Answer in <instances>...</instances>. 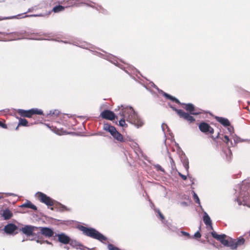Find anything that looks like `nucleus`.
I'll return each instance as SVG.
<instances>
[{"instance_id": "nucleus-15", "label": "nucleus", "mask_w": 250, "mask_h": 250, "mask_svg": "<svg viewBox=\"0 0 250 250\" xmlns=\"http://www.w3.org/2000/svg\"><path fill=\"white\" fill-rule=\"evenodd\" d=\"M203 221L207 228H209L211 229H213L212 226V222L210 217L206 212H204V216L203 217Z\"/></svg>"}, {"instance_id": "nucleus-37", "label": "nucleus", "mask_w": 250, "mask_h": 250, "mask_svg": "<svg viewBox=\"0 0 250 250\" xmlns=\"http://www.w3.org/2000/svg\"><path fill=\"white\" fill-rule=\"evenodd\" d=\"M112 126V125H111L108 124H104V125L103 128L104 130L108 131Z\"/></svg>"}, {"instance_id": "nucleus-64", "label": "nucleus", "mask_w": 250, "mask_h": 250, "mask_svg": "<svg viewBox=\"0 0 250 250\" xmlns=\"http://www.w3.org/2000/svg\"><path fill=\"white\" fill-rule=\"evenodd\" d=\"M117 110V108H115V111H116Z\"/></svg>"}, {"instance_id": "nucleus-31", "label": "nucleus", "mask_w": 250, "mask_h": 250, "mask_svg": "<svg viewBox=\"0 0 250 250\" xmlns=\"http://www.w3.org/2000/svg\"><path fill=\"white\" fill-rule=\"evenodd\" d=\"M192 192H193V198L194 201L196 203H197L201 208H202V206L201 205V203L200 202V199H199L198 195L194 191H193Z\"/></svg>"}, {"instance_id": "nucleus-54", "label": "nucleus", "mask_w": 250, "mask_h": 250, "mask_svg": "<svg viewBox=\"0 0 250 250\" xmlns=\"http://www.w3.org/2000/svg\"><path fill=\"white\" fill-rule=\"evenodd\" d=\"M169 158L170 159V163L171 165L174 163V161L173 159L171 158V157H169Z\"/></svg>"}, {"instance_id": "nucleus-7", "label": "nucleus", "mask_w": 250, "mask_h": 250, "mask_svg": "<svg viewBox=\"0 0 250 250\" xmlns=\"http://www.w3.org/2000/svg\"><path fill=\"white\" fill-rule=\"evenodd\" d=\"M38 229H39L40 231L36 234L37 235L42 234L46 237H51L54 234L53 230L48 227H38Z\"/></svg>"}, {"instance_id": "nucleus-2", "label": "nucleus", "mask_w": 250, "mask_h": 250, "mask_svg": "<svg viewBox=\"0 0 250 250\" xmlns=\"http://www.w3.org/2000/svg\"><path fill=\"white\" fill-rule=\"evenodd\" d=\"M78 228L85 235L96 239L102 243H104L107 240L106 237L94 228H86L83 226H80Z\"/></svg>"}, {"instance_id": "nucleus-36", "label": "nucleus", "mask_w": 250, "mask_h": 250, "mask_svg": "<svg viewBox=\"0 0 250 250\" xmlns=\"http://www.w3.org/2000/svg\"><path fill=\"white\" fill-rule=\"evenodd\" d=\"M112 126V125H111L108 124H104V125L103 128L104 130L108 131Z\"/></svg>"}, {"instance_id": "nucleus-14", "label": "nucleus", "mask_w": 250, "mask_h": 250, "mask_svg": "<svg viewBox=\"0 0 250 250\" xmlns=\"http://www.w3.org/2000/svg\"><path fill=\"white\" fill-rule=\"evenodd\" d=\"M57 236L59 241L62 244H67L70 242L69 237L63 233L58 234Z\"/></svg>"}, {"instance_id": "nucleus-46", "label": "nucleus", "mask_w": 250, "mask_h": 250, "mask_svg": "<svg viewBox=\"0 0 250 250\" xmlns=\"http://www.w3.org/2000/svg\"><path fill=\"white\" fill-rule=\"evenodd\" d=\"M169 106L173 109V110L176 111L178 115H179V112H178L179 110H182L181 109H176L175 107H174V106H173L171 104H169Z\"/></svg>"}, {"instance_id": "nucleus-4", "label": "nucleus", "mask_w": 250, "mask_h": 250, "mask_svg": "<svg viewBox=\"0 0 250 250\" xmlns=\"http://www.w3.org/2000/svg\"><path fill=\"white\" fill-rule=\"evenodd\" d=\"M36 195L40 201L47 206H53L54 201L50 197L41 192H37Z\"/></svg>"}, {"instance_id": "nucleus-53", "label": "nucleus", "mask_w": 250, "mask_h": 250, "mask_svg": "<svg viewBox=\"0 0 250 250\" xmlns=\"http://www.w3.org/2000/svg\"><path fill=\"white\" fill-rule=\"evenodd\" d=\"M44 243H46V244L49 245H52V243L47 240L44 241Z\"/></svg>"}, {"instance_id": "nucleus-27", "label": "nucleus", "mask_w": 250, "mask_h": 250, "mask_svg": "<svg viewBox=\"0 0 250 250\" xmlns=\"http://www.w3.org/2000/svg\"><path fill=\"white\" fill-rule=\"evenodd\" d=\"M32 116L33 115H42L43 111L41 109L38 108H32L31 109Z\"/></svg>"}, {"instance_id": "nucleus-34", "label": "nucleus", "mask_w": 250, "mask_h": 250, "mask_svg": "<svg viewBox=\"0 0 250 250\" xmlns=\"http://www.w3.org/2000/svg\"><path fill=\"white\" fill-rule=\"evenodd\" d=\"M227 236H223V237L221 238V239L219 240V241L225 246L226 245H228V240L226 239Z\"/></svg>"}, {"instance_id": "nucleus-35", "label": "nucleus", "mask_w": 250, "mask_h": 250, "mask_svg": "<svg viewBox=\"0 0 250 250\" xmlns=\"http://www.w3.org/2000/svg\"><path fill=\"white\" fill-rule=\"evenodd\" d=\"M154 210H155L156 212H157L160 217V218H161V220H162V222H163V221H166L165 220V217L163 215V214L161 212V211H160V210L159 209H154Z\"/></svg>"}, {"instance_id": "nucleus-30", "label": "nucleus", "mask_w": 250, "mask_h": 250, "mask_svg": "<svg viewBox=\"0 0 250 250\" xmlns=\"http://www.w3.org/2000/svg\"><path fill=\"white\" fill-rule=\"evenodd\" d=\"M64 9V7L63 6H62V5H58V6H55L53 8V11L55 13H58V12L63 11Z\"/></svg>"}, {"instance_id": "nucleus-10", "label": "nucleus", "mask_w": 250, "mask_h": 250, "mask_svg": "<svg viewBox=\"0 0 250 250\" xmlns=\"http://www.w3.org/2000/svg\"><path fill=\"white\" fill-rule=\"evenodd\" d=\"M179 116L180 117L184 119L189 123H193L195 121L194 118L188 113L185 112L183 110H179Z\"/></svg>"}, {"instance_id": "nucleus-11", "label": "nucleus", "mask_w": 250, "mask_h": 250, "mask_svg": "<svg viewBox=\"0 0 250 250\" xmlns=\"http://www.w3.org/2000/svg\"><path fill=\"white\" fill-rule=\"evenodd\" d=\"M179 116L180 117L184 119L189 123H193L195 121L194 118L188 113L185 112L183 110H179Z\"/></svg>"}, {"instance_id": "nucleus-41", "label": "nucleus", "mask_w": 250, "mask_h": 250, "mask_svg": "<svg viewBox=\"0 0 250 250\" xmlns=\"http://www.w3.org/2000/svg\"><path fill=\"white\" fill-rule=\"evenodd\" d=\"M154 167L157 168V170H160L162 172H165L164 169L162 168L160 165L157 164L155 165Z\"/></svg>"}, {"instance_id": "nucleus-29", "label": "nucleus", "mask_w": 250, "mask_h": 250, "mask_svg": "<svg viewBox=\"0 0 250 250\" xmlns=\"http://www.w3.org/2000/svg\"><path fill=\"white\" fill-rule=\"evenodd\" d=\"M211 234L214 238L216 239L218 241H219L221 239V237H223V236H227V235L225 234H218L215 231H212L211 233Z\"/></svg>"}, {"instance_id": "nucleus-55", "label": "nucleus", "mask_w": 250, "mask_h": 250, "mask_svg": "<svg viewBox=\"0 0 250 250\" xmlns=\"http://www.w3.org/2000/svg\"><path fill=\"white\" fill-rule=\"evenodd\" d=\"M125 139V141H131L132 140L131 138H127L126 139Z\"/></svg>"}, {"instance_id": "nucleus-40", "label": "nucleus", "mask_w": 250, "mask_h": 250, "mask_svg": "<svg viewBox=\"0 0 250 250\" xmlns=\"http://www.w3.org/2000/svg\"><path fill=\"white\" fill-rule=\"evenodd\" d=\"M163 223L166 225L168 228L170 229H172L173 230V229L172 228V225L169 223L167 222V221H164L163 222Z\"/></svg>"}, {"instance_id": "nucleus-45", "label": "nucleus", "mask_w": 250, "mask_h": 250, "mask_svg": "<svg viewBox=\"0 0 250 250\" xmlns=\"http://www.w3.org/2000/svg\"><path fill=\"white\" fill-rule=\"evenodd\" d=\"M60 209L61 211L69 210V209H68L66 206L62 205H61V207H60Z\"/></svg>"}, {"instance_id": "nucleus-22", "label": "nucleus", "mask_w": 250, "mask_h": 250, "mask_svg": "<svg viewBox=\"0 0 250 250\" xmlns=\"http://www.w3.org/2000/svg\"><path fill=\"white\" fill-rule=\"evenodd\" d=\"M227 127H228L227 129H228L229 132L230 133L231 137L233 138L234 144H236L237 143H238V142H239V138H238L237 136H234L235 135H233V128L232 126H231L229 125V126H228Z\"/></svg>"}, {"instance_id": "nucleus-47", "label": "nucleus", "mask_w": 250, "mask_h": 250, "mask_svg": "<svg viewBox=\"0 0 250 250\" xmlns=\"http://www.w3.org/2000/svg\"><path fill=\"white\" fill-rule=\"evenodd\" d=\"M224 139H225V140H224V141L225 142H226V144H228L229 143V137L228 135H225Z\"/></svg>"}, {"instance_id": "nucleus-63", "label": "nucleus", "mask_w": 250, "mask_h": 250, "mask_svg": "<svg viewBox=\"0 0 250 250\" xmlns=\"http://www.w3.org/2000/svg\"><path fill=\"white\" fill-rule=\"evenodd\" d=\"M18 129V126L16 128V129L17 130Z\"/></svg>"}, {"instance_id": "nucleus-9", "label": "nucleus", "mask_w": 250, "mask_h": 250, "mask_svg": "<svg viewBox=\"0 0 250 250\" xmlns=\"http://www.w3.org/2000/svg\"><path fill=\"white\" fill-rule=\"evenodd\" d=\"M200 131L204 133H210L212 134L214 132L213 129L207 123L203 122L199 125Z\"/></svg>"}, {"instance_id": "nucleus-42", "label": "nucleus", "mask_w": 250, "mask_h": 250, "mask_svg": "<svg viewBox=\"0 0 250 250\" xmlns=\"http://www.w3.org/2000/svg\"><path fill=\"white\" fill-rule=\"evenodd\" d=\"M181 233L184 235V236H185L186 237H187L188 238H192V237L190 236V235L189 234V233H188V232H186V231H181Z\"/></svg>"}, {"instance_id": "nucleus-16", "label": "nucleus", "mask_w": 250, "mask_h": 250, "mask_svg": "<svg viewBox=\"0 0 250 250\" xmlns=\"http://www.w3.org/2000/svg\"><path fill=\"white\" fill-rule=\"evenodd\" d=\"M17 113L22 117L31 118L32 117L31 109L29 110H24L18 109L17 110Z\"/></svg>"}, {"instance_id": "nucleus-17", "label": "nucleus", "mask_w": 250, "mask_h": 250, "mask_svg": "<svg viewBox=\"0 0 250 250\" xmlns=\"http://www.w3.org/2000/svg\"><path fill=\"white\" fill-rule=\"evenodd\" d=\"M0 34H2L3 35H11L14 38L13 39L11 40H21L23 39L22 35L23 33L21 32H14V33H2L0 32Z\"/></svg>"}, {"instance_id": "nucleus-52", "label": "nucleus", "mask_w": 250, "mask_h": 250, "mask_svg": "<svg viewBox=\"0 0 250 250\" xmlns=\"http://www.w3.org/2000/svg\"><path fill=\"white\" fill-rule=\"evenodd\" d=\"M36 242L38 243H40L41 244H42L44 243V241H41V240H36Z\"/></svg>"}, {"instance_id": "nucleus-32", "label": "nucleus", "mask_w": 250, "mask_h": 250, "mask_svg": "<svg viewBox=\"0 0 250 250\" xmlns=\"http://www.w3.org/2000/svg\"><path fill=\"white\" fill-rule=\"evenodd\" d=\"M182 163H183V166L186 169L187 171L188 172V169H189V165H188L189 163H188V159L187 158L184 159L183 160Z\"/></svg>"}, {"instance_id": "nucleus-48", "label": "nucleus", "mask_w": 250, "mask_h": 250, "mask_svg": "<svg viewBox=\"0 0 250 250\" xmlns=\"http://www.w3.org/2000/svg\"><path fill=\"white\" fill-rule=\"evenodd\" d=\"M179 175L184 180H186L187 179L186 175H183L180 172H179Z\"/></svg>"}, {"instance_id": "nucleus-23", "label": "nucleus", "mask_w": 250, "mask_h": 250, "mask_svg": "<svg viewBox=\"0 0 250 250\" xmlns=\"http://www.w3.org/2000/svg\"><path fill=\"white\" fill-rule=\"evenodd\" d=\"M20 207L31 208L34 210H36L37 209L36 206H35L34 204L31 203V202L29 201H27V202L21 205Z\"/></svg>"}, {"instance_id": "nucleus-13", "label": "nucleus", "mask_w": 250, "mask_h": 250, "mask_svg": "<svg viewBox=\"0 0 250 250\" xmlns=\"http://www.w3.org/2000/svg\"><path fill=\"white\" fill-rule=\"evenodd\" d=\"M18 229V227L13 224L9 223L6 225L4 228V230L6 233L8 234H12L14 233V231Z\"/></svg>"}, {"instance_id": "nucleus-3", "label": "nucleus", "mask_w": 250, "mask_h": 250, "mask_svg": "<svg viewBox=\"0 0 250 250\" xmlns=\"http://www.w3.org/2000/svg\"><path fill=\"white\" fill-rule=\"evenodd\" d=\"M245 240L244 238L240 237L237 239H230L228 240V245L225 246L229 247L231 250H236L238 247L244 244Z\"/></svg>"}, {"instance_id": "nucleus-51", "label": "nucleus", "mask_w": 250, "mask_h": 250, "mask_svg": "<svg viewBox=\"0 0 250 250\" xmlns=\"http://www.w3.org/2000/svg\"><path fill=\"white\" fill-rule=\"evenodd\" d=\"M165 127H166L167 128V125L166 124H163L162 125V130H163V131H164Z\"/></svg>"}, {"instance_id": "nucleus-12", "label": "nucleus", "mask_w": 250, "mask_h": 250, "mask_svg": "<svg viewBox=\"0 0 250 250\" xmlns=\"http://www.w3.org/2000/svg\"><path fill=\"white\" fill-rule=\"evenodd\" d=\"M101 116L103 119L112 121L115 118V115L113 112L109 110H104L101 113Z\"/></svg>"}, {"instance_id": "nucleus-39", "label": "nucleus", "mask_w": 250, "mask_h": 250, "mask_svg": "<svg viewBox=\"0 0 250 250\" xmlns=\"http://www.w3.org/2000/svg\"><path fill=\"white\" fill-rule=\"evenodd\" d=\"M20 16V15H18L17 16H12V17H0V21L7 20V19H12L16 18L17 17Z\"/></svg>"}, {"instance_id": "nucleus-5", "label": "nucleus", "mask_w": 250, "mask_h": 250, "mask_svg": "<svg viewBox=\"0 0 250 250\" xmlns=\"http://www.w3.org/2000/svg\"><path fill=\"white\" fill-rule=\"evenodd\" d=\"M118 110L119 111L118 115L121 117L119 121V125L123 127H127V124L125 123L126 121L125 118V114L124 112V105L118 106Z\"/></svg>"}, {"instance_id": "nucleus-20", "label": "nucleus", "mask_w": 250, "mask_h": 250, "mask_svg": "<svg viewBox=\"0 0 250 250\" xmlns=\"http://www.w3.org/2000/svg\"><path fill=\"white\" fill-rule=\"evenodd\" d=\"M82 3L86 4L87 5L92 7L93 8H95L96 9L99 10L101 13H105L104 9L103 7H102L101 6L96 4L93 2L90 1L89 3H86L85 2L82 1Z\"/></svg>"}, {"instance_id": "nucleus-43", "label": "nucleus", "mask_w": 250, "mask_h": 250, "mask_svg": "<svg viewBox=\"0 0 250 250\" xmlns=\"http://www.w3.org/2000/svg\"><path fill=\"white\" fill-rule=\"evenodd\" d=\"M116 128L114 126H112L111 128L109 129V130H108V132H109L110 134L112 135L115 132H116Z\"/></svg>"}, {"instance_id": "nucleus-38", "label": "nucleus", "mask_w": 250, "mask_h": 250, "mask_svg": "<svg viewBox=\"0 0 250 250\" xmlns=\"http://www.w3.org/2000/svg\"><path fill=\"white\" fill-rule=\"evenodd\" d=\"M60 113V111L58 110H51L50 111L49 115H58Z\"/></svg>"}, {"instance_id": "nucleus-56", "label": "nucleus", "mask_w": 250, "mask_h": 250, "mask_svg": "<svg viewBox=\"0 0 250 250\" xmlns=\"http://www.w3.org/2000/svg\"><path fill=\"white\" fill-rule=\"evenodd\" d=\"M76 45H77V46H79L80 47H83V48L85 47V46H83V45H79V44H76Z\"/></svg>"}, {"instance_id": "nucleus-25", "label": "nucleus", "mask_w": 250, "mask_h": 250, "mask_svg": "<svg viewBox=\"0 0 250 250\" xmlns=\"http://www.w3.org/2000/svg\"><path fill=\"white\" fill-rule=\"evenodd\" d=\"M12 213L8 209L4 210L2 214V216L3 217L4 220L9 219L12 217Z\"/></svg>"}, {"instance_id": "nucleus-19", "label": "nucleus", "mask_w": 250, "mask_h": 250, "mask_svg": "<svg viewBox=\"0 0 250 250\" xmlns=\"http://www.w3.org/2000/svg\"><path fill=\"white\" fill-rule=\"evenodd\" d=\"M215 118L217 122L220 123L224 126H228L230 125V122L227 118L218 116H216Z\"/></svg>"}, {"instance_id": "nucleus-61", "label": "nucleus", "mask_w": 250, "mask_h": 250, "mask_svg": "<svg viewBox=\"0 0 250 250\" xmlns=\"http://www.w3.org/2000/svg\"><path fill=\"white\" fill-rule=\"evenodd\" d=\"M155 87H156V89H157L158 90H159V89L158 88V87H157L156 86H155Z\"/></svg>"}, {"instance_id": "nucleus-57", "label": "nucleus", "mask_w": 250, "mask_h": 250, "mask_svg": "<svg viewBox=\"0 0 250 250\" xmlns=\"http://www.w3.org/2000/svg\"><path fill=\"white\" fill-rule=\"evenodd\" d=\"M228 152H229V153L230 154H231V152L230 150L229 149H228Z\"/></svg>"}, {"instance_id": "nucleus-59", "label": "nucleus", "mask_w": 250, "mask_h": 250, "mask_svg": "<svg viewBox=\"0 0 250 250\" xmlns=\"http://www.w3.org/2000/svg\"><path fill=\"white\" fill-rule=\"evenodd\" d=\"M66 249V250H69V248L67 247H64Z\"/></svg>"}, {"instance_id": "nucleus-60", "label": "nucleus", "mask_w": 250, "mask_h": 250, "mask_svg": "<svg viewBox=\"0 0 250 250\" xmlns=\"http://www.w3.org/2000/svg\"><path fill=\"white\" fill-rule=\"evenodd\" d=\"M24 241H25V240L24 239H23V240H22V242H24Z\"/></svg>"}, {"instance_id": "nucleus-50", "label": "nucleus", "mask_w": 250, "mask_h": 250, "mask_svg": "<svg viewBox=\"0 0 250 250\" xmlns=\"http://www.w3.org/2000/svg\"><path fill=\"white\" fill-rule=\"evenodd\" d=\"M0 126L3 128H6L7 125H6L2 123L1 122H0Z\"/></svg>"}, {"instance_id": "nucleus-1", "label": "nucleus", "mask_w": 250, "mask_h": 250, "mask_svg": "<svg viewBox=\"0 0 250 250\" xmlns=\"http://www.w3.org/2000/svg\"><path fill=\"white\" fill-rule=\"evenodd\" d=\"M124 105V112L126 122L133 125L137 128L142 127L145 124L144 119L135 111L134 108L128 105Z\"/></svg>"}, {"instance_id": "nucleus-28", "label": "nucleus", "mask_w": 250, "mask_h": 250, "mask_svg": "<svg viewBox=\"0 0 250 250\" xmlns=\"http://www.w3.org/2000/svg\"><path fill=\"white\" fill-rule=\"evenodd\" d=\"M211 234L214 238L216 239L218 241H219L221 239V237H223V236H227V235L225 234H218L215 231H212L211 233Z\"/></svg>"}, {"instance_id": "nucleus-21", "label": "nucleus", "mask_w": 250, "mask_h": 250, "mask_svg": "<svg viewBox=\"0 0 250 250\" xmlns=\"http://www.w3.org/2000/svg\"><path fill=\"white\" fill-rule=\"evenodd\" d=\"M112 136L114 139L120 142H125V139L123 138V135L117 131V130H116V132L112 135Z\"/></svg>"}, {"instance_id": "nucleus-44", "label": "nucleus", "mask_w": 250, "mask_h": 250, "mask_svg": "<svg viewBox=\"0 0 250 250\" xmlns=\"http://www.w3.org/2000/svg\"><path fill=\"white\" fill-rule=\"evenodd\" d=\"M196 239L200 238L201 237V233L199 231V230L197 231L194 235L193 236Z\"/></svg>"}, {"instance_id": "nucleus-8", "label": "nucleus", "mask_w": 250, "mask_h": 250, "mask_svg": "<svg viewBox=\"0 0 250 250\" xmlns=\"http://www.w3.org/2000/svg\"><path fill=\"white\" fill-rule=\"evenodd\" d=\"M180 104L185 105V106L184 107V108L187 111H188L190 114L196 115L200 114L201 113L200 110L196 109L194 105L192 104L181 103Z\"/></svg>"}, {"instance_id": "nucleus-26", "label": "nucleus", "mask_w": 250, "mask_h": 250, "mask_svg": "<svg viewBox=\"0 0 250 250\" xmlns=\"http://www.w3.org/2000/svg\"><path fill=\"white\" fill-rule=\"evenodd\" d=\"M29 126L28 122L27 120L24 118H20L18 126Z\"/></svg>"}, {"instance_id": "nucleus-18", "label": "nucleus", "mask_w": 250, "mask_h": 250, "mask_svg": "<svg viewBox=\"0 0 250 250\" xmlns=\"http://www.w3.org/2000/svg\"><path fill=\"white\" fill-rule=\"evenodd\" d=\"M68 244H69L72 247L75 248L77 249L84 250L83 249V248H84V247L76 240L70 239V242Z\"/></svg>"}, {"instance_id": "nucleus-62", "label": "nucleus", "mask_w": 250, "mask_h": 250, "mask_svg": "<svg viewBox=\"0 0 250 250\" xmlns=\"http://www.w3.org/2000/svg\"><path fill=\"white\" fill-rule=\"evenodd\" d=\"M151 205H152V207H154V205L152 203H151Z\"/></svg>"}, {"instance_id": "nucleus-49", "label": "nucleus", "mask_w": 250, "mask_h": 250, "mask_svg": "<svg viewBox=\"0 0 250 250\" xmlns=\"http://www.w3.org/2000/svg\"><path fill=\"white\" fill-rule=\"evenodd\" d=\"M42 17L43 15L42 14H39V15H25L24 17Z\"/></svg>"}, {"instance_id": "nucleus-33", "label": "nucleus", "mask_w": 250, "mask_h": 250, "mask_svg": "<svg viewBox=\"0 0 250 250\" xmlns=\"http://www.w3.org/2000/svg\"><path fill=\"white\" fill-rule=\"evenodd\" d=\"M243 198V196L242 193L241 192H240L239 195L238 196V197H237V198L236 199L239 205L243 204V203L241 201V198Z\"/></svg>"}, {"instance_id": "nucleus-6", "label": "nucleus", "mask_w": 250, "mask_h": 250, "mask_svg": "<svg viewBox=\"0 0 250 250\" xmlns=\"http://www.w3.org/2000/svg\"><path fill=\"white\" fill-rule=\"evenodd\" d=\"M38 229V227L31 226V225H25L20 229V231L26 235V236L34 235L35 233L34 232Z\"/></svg>"}, {"instance_id": "nucleus-24", "label": "nucleus", "mask_w": 250, "mask_h": 250, "mask_svg": "<svg viewBox=\"0 0 250 250\" xmlns=\"http://www.w3.org/2000/svg\"><path fill=\"white\" fill-rule=\"evenodd\" d=\"M161 92H162V93L163 94V95L167 98L173 101V102H175V103L178 104H181V102L179 101V100L178 99H177V98H176L175 97H173L172 96H171L170 95H169L167 93H166L164 92H163L162 90H160Z\"/></svg>"}, {"instance_id": "nucleus-58", "label": "nucleus", "mask_w": 250, "mask_h": 250, "mask_svg": "<svg viewBox=\"0 0 250 250\" xmlns=\"http://www.w3.org/2000/svg\"><path fill=\"white\" fill-rule=\"evenodd\" d=\"M31 11V9L30 8L28 9V11H27V12H29Z\"/></svg>"}]
</instances>
